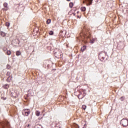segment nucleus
<instances>
[{
    "instance_id": "nucleus-13",
    "label": "nucleus",
    "mask_w": 128,
    "mask_h": 128,
    "mask_svg": "<svg viewBox=\"0 0 128 128\" xmlns=\"http://www.w3.org/2000/svg\"><path fill=\"white\" fill-rule=\"evenodd\" d=\"M125 99H126V97H124V96H122L120 98V100H122V102H124V100Z\"/></svg>"
},
{
    "instance_id": "nucleus-6",
    "label": "nucleus",
    "mask_w": 128,
    "mask_h": 128,
    "mask_svg": "<svg viewBox=\"0 0 128 128\" xmlns=\"http://www.w3.org/2000/svg\"><path fill=\"white\" fill-rule=\"evenodd\" d=\"M4 8H3V10H8V3L4 2L3 4Z\"/></svg>"
},
{
    "instance_id": "nucleus-33",
    "label": "nucleus",
    "mask_w": 128,
    "mask_h": 128,
    "mask_svg": "<svg viewBox=\"0 0 128 128\" xmlns=\"http://www.w3.org/2000/svg\"><path fill=\"white\" fill-rule=\"evenodd\" d=\"M98 2V0H97V2Z\"/></svg>"
},
{
    "instance_id": "nucleus-23",
    "label": "nucleus",
    "mask_w": 128,
    "mask_h": 128,
    "mask_svg": "<svg viewBox=\"0 0 128 128\" xmlns=\"http://www.w3.org/2000/svg\"><path fill=\"white\" fill-rule=\"evenodd\" d=\"M10 24V22H6V26H9Z\"/></svg>"
},
{
    "instance_id": "nucleus-11",
    "label": "nucleus",
    "mask_w": 128,
    "mask_h": 128,
    "mask_svg": "<svg viewBox=\"0 0 128 128\" xmlns=\"http://www.w3.org/2000/svg\"><path fill=\"white\" fill-rule=\"evenodd\" d=\"M36 114L37 116H39L40 114V111H36Z\"/></svg>"
},
{
    "instance_id": "nucleus-2",
    "label": "nucleus",
    "mask_w": 128,
    "mask_h": 128,
    "mask_svg": "<svg viewBox=\"0 0 128 128\" xmlns=\"http://www.w3.org/2000/svg\"><path fill=\"white\" fill-rule=\"evenodd\" d=\"M0 128H10V125L8 122L4 123L0 122Z\"/></svg>"
},
{
    "instance_id": "nucleus-20",
    "label": "nucleus",
    "mask_w": 128,
    "mask_h": 128,
    "mask_svg": "<svg viewBox=\"0 0 128 128\" xmlns=\"http://www.w3.org/2000/svg\"><path fill=\"white\" fill-rule=\"evenodd\" d=\"M49 34L50 36H52V34H54V31H52V30L50 31L49 32Z\"/></svg>"
},
{
    "instance_id": "nucleus-3",
    "label": "nucleus",
    "mask_w": 128,
    "mask_h": 128,
    "mask_svg": "<svg viewBox=\"0 0 128 128\" xmlns=\"http://www.w3.org/2000/svg\"><path fill=\"white\" fill-rule=\"evenodd\" d=\"M120 124L122 126H128V119L127 118H124L120 121Z\"/></svg>"
},
{
    "instance_id": "nucleus-15",
    "label": "nucleus",
    "mask_w": 128,
    "mask_h": 128,
    "mask_svg": "<svg viewBox=\"0 0 128 128\" xmlns=\"http://www.w3.org/2000/svg\"><path fill=\"white\" fill-rule=\"evenodd\" d=\"M69 6H70V8H72V6H74V3L72 2H70V4H69Z\"/></svg>"
},
{
    "instance_id": "nucleus-1",
    "label": "nucleus",
    "mask_w": 128,
    "mask_h": 128,
    "mask_svg": "<svg viewBox=\"0 0 128 128\" xmlns=\"http://www.w3.org/2000/svg\"><path fill=\"white\" fill-rule=\"evenodd\" d=\"M106 56V52H100L98 54V59L101 60V62H102L104 60Z\"/></svg>"
},
{
    "instance_id": "nucleus-29",
    "label": "nucleus",
    "mask_w": 128,
    "mask_h": 128,
    "mask_svg": "<svg viewBox=\"0 0 128 128\" xmlns=\"http://www.w3.org/2000/svg\"><path fill=\"white\" fill-rule=\"evenodd\" d=\"M64 32V31L62 32ZM64 32H66V31H64Z\"/></svg>"
},
{
    "instance_id": "nucleus-5",
    "label": "nucleus",
    "mask_w": 128,
    "mask_h": 128,
    "mask_svg": "<svg viewBox=\"0 0 128 128\" xmlns=\"http://www.w3.org/2000/svg\"><path fill=\"white\" fill-rule=\"evenodd\" d=\"M92 0H85V1H84L83 2L84 4L86 2L87 6H90V4H92Z\"/></svg>"
},
{
    "instance_id": "nucleus-10",
    "label": "nucleus",
    "mask_w": 128,
    "mask_h": 128,
    "mask_svg": "<svg viewBox=\"0 0 128 128\" xmlns=\"http://www.w3.org/2000/svg\"><path fill=\"white\" fill-rule=\"evenodd\" d=\"M86 46H83L81 48V50H82V52H84V50H86Z\"/></svg>"
},
{
    "instance_id": "nucleus-4",
    "label": "nucleus",
    "mask_w": 128,
    "mask_h": 128,
    "mask_svg": "<svg viewBox=\"0 0 128 128\" xmlns=\"http://www.w3.org/2000/svg\"><path fill=\"white\" fill-rule=\"evenodd\" d=\"M29 109H24L22 110V114L23 116H30V111H28Z\"/></svg>"
},
{
    "instance_id": "nucleus-27",
    "label": "nucleus",
    "mask_w": 128,
    "mask_h": 128,
    "mask_svg": "<svg viewBox=\"0 0 128 128\" xmlns=\"http://www.w3.org/2000/svg\"><path fill=\"white\" fill-rule=\"evenodd\" d=\"M27 127H28V128H30V124H28Z\"/></svg>"
},
{
    "instance_id": "nucleus-16",
    "label": "nucleus",
    "mask_w": 128,
    "mask_h": 128,
    "mask_svg": "<svg viewBox=\"0 0 128 128\" xmlns=\"http://www.w3.org/2000/svg\"><path fill=\"white\" fill-rule=\"evenodd\" d=\"M6 54H7L8 56H10L12 52H10V50H7Z\"/></svg>"
},
{
    "instance_id": "nucleus-9",
    "label": "nucleus",
    "mask_w": 128,
    "mask_h": 128,
    "mask_svg": "<svg viewBox=\"0 0 128 128\" xmlns=\"http://www.w3.org/2000/svg\"><path fill=\"white\" fill-rule=\"evenodd\" d=\"M0 36H3V37L6 36V33H4V32H1Z\"/></svg>"
},
{
    "instance_id": "nucleus-14",
    "label": "nucleus",
    "mask_w": 128,
    "mask_h": 128,
    "mask_svg": "<svg viewBox=\"0 0 128 128\" xmlns=\"http://www.w3.org/2000/svg\"><path fill=\"white\" fill-rule=\"evenodd\" d=\"M52 22V20H50V19H48L47 20H46V24H50Z\"/></svg>"
},
{
    "instance_id": "nucleus-19",
    "label": "nucleus",
    "mask_w": 128,
    "mask_h": 128,
    "mask_svg": "<svg viewBox=\"0 0 128 128\" xmlns=\"http://www.w3.org/2000/svg\"><path fill=\"white\" fill-rule=\"evenodd\" d=\"M94 42H96V39L95 38H92V40H90V42L91 44H94Z\"/></svg>"
},
{
    "instance_id": "nucleus-18",
    "label": "nucleus",
    "mask_w": 128,
    "mask_h": 128,
    "mask_svg": "<svg viewBox=\"0 0 128 128\" xmlns=\"http://www.w3.org/2000/svg\"><path fill=\"white\" fill-rule=\"evenodd\" d=\"M82 108L84 110H86V105L82 106Z\"/></svg>"
},
{
    "instance_id": "nucleus-26",
    "label": "nucleus",
    "mask_w": 128,
    "mask_h": 128,
    "mask_svg": "<svg viewBox=\"0 0 128 128\" xmlns=\"http://www.w3.org/2000/svg\"><path fill=\"white\" fill-rule=\"evenodd\" d=\"M84 128H86V124L84 125Z\"/></svg>"
},
{
    "instance_id": "nucleus-12",
    "label": "nucleus",
    "mask_w": 128,
    "mask_h": 128,
    "mask_svg": "<svg viewBox=\"0 0 128 128\" xmlns=\"http://www.w3.org/2000/svg\"><path fill=\"white\" fill-rule=\"evenodd\" d=\"M21 54H22V53L20 52V51H17V52H16V56H20Z\"/></svg>"
},
{
    "instance_id": "nucleus-7",
    "label": "nucleus",
    "mask_w": 128,
    "mask_h": 128,
    "mask_svg": "<svg viewBox=\"0 0 128 128\" xmlns=\"http://www.w3.org/2000/svg\"><path fill=\"white\" fill-rule=\"evenodd\" d=\"M5 90H8L10 88V86L8 84H6L3 86Z\"/></svg>"
},
{
    "instance_id": "nucleus-21",
    "label": "nucleus",
    "mask_w": 128,
    "mask_h": 128,
    "mask_svg": "<svg viewBox=\"0 0 128 128\" xmlns=\"http://www.w3.org/2000/svg\"><path fill=\"white\" fill-rule=\"evenodd\" d=\"M6 76H10V72H7Z\"/></svg>"
},
{
    "instance_id": "nucleus-31",
    "label": "nucleus",
    "mask_w": 128,
    "mask_h": 128,
    "mask_svg": "<svg viewBox=\"0 0 128 128\" xmlns=\"http://www.w3.org/2000/svg\"><path fill=\"white\" fill-rule=\"evenodd\" d=\"M74 14V16H76V14Z\"/></svg>"
},
{
    "instance_id": "nucleus-28",
    "label": "nucleus",
    "mask_w": 128,
    "mask_h": 128,
    "mask_svg": "<svg viewBox=\"0 0 128 128\" xmlns=\"http://www.w3.org/2000/svg\"><path fill=\"white\" fill-rule=\"evenodd\" d=\"M67 2H70V0H66Z\"/></svg>"
},
{
    "instance_id": "nucleus-25",
    "label": "nucleus",
    "mask_w": 128,
    "mask_h": 128,
    "mask_svg": "<svg viewBox=\"0 0 128 128\" xmlns=\"http://www.w3.org/2000/svg\"><path fill=\"white\" fill-rule=\"evenodd\" d=\"M84 96H86V94L84 95V96H82L81 98H84Z\"/></svg>"
},
{
    "instance_id": "nucleus-8",
    "label": "nucleus",
    "mask_w": 128,
    "mask_h": 128,
    "mask_svg": "<svg viewBox=\"0 0 128 128\" xmlns=\"http://www.w3.org/2000/svg\"><path fill=\"white\" fill-rule=\"evenodd\" d=\"M12 76L10 77V76L7 78V82H10V80H12Z\"/></svg>"
},
{
    "instance_id": "nucleus-22",
    "label": "nucleus",
    "mask_w": 128,
    "mask_h": 128,
    "mask_svg": "<svg viewBox=\"0 0 128 128\" xmlns=\"http://www.w3.org/2000/svg\"><path fill=\"white\" fill-rule=\"evenodd\" d=\"M1 100H6V98H4V97H1Z\"/></svg>"
},
{
    "instance_id": "nucleus-30",
    "label": "nucleus",
    "mask_w": 128,
    "mask_h": 128,
    "mask_svg": "<svg viewBox=\"0 0 128 128\" xmlns=\"http://www.w3.org/2000/svg\"><path fill=\"white\" fill-rule=\"evenodd\" d=\"M83 92V94H84V92Z\"/></svg>"
},
{
    "instance_id": "nucleus-17",
    "label": "nucleus",
    "mask_w": 128,
    "mask_h": 128,
    "mask_svg": "<svg viewBox=\"0 0 128 128\" xmlns=\"http://www.w3.org/2000/svg\"><path fill=\"white\" fill-rule=\"evenodd\" d=\"M86 7H82V8H81V10L82 12H86Z\"/></svg>"
},
{
    "instance_id": "nucleus-24",
    "label": "nucleus",
    "mask_w": 128,
    "mask_h": 128,
    "mask_svg": "<svg viewBox=\"0 0 128 128\" xmlns=\"http://www.w3.org/2000/svg\"><path fill=\"white\" fill-rule=\"evenodd\" d=\"M6 68L8 70H10V65H7Z\"/></svg>"
},
{
    "instance_id": "nucleus-32",
    "label": "nucleus",
    "mask_w": 128,
    "mask_h": 128,
    "mask_svg": "<svg viewBox=\"0 0 128 128\" xmlns=\"http://www.w3.org/2000/svg\"><path fill=\"white\" fill-rule=\"evenodd\" d=\"M15 98H16V96H15Z\"/></svg>"
}]
</instances>
